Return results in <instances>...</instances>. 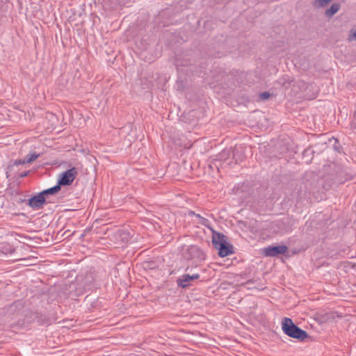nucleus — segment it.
I'll return each mask as SVG.
<instances>
[{
    "mask_svg": "<svg viewBox=\"0 0 356 356\" xmlns=\"http://www.w3.org/2000/svg\"><path fill=\"white\" fill-rule=\"evenodd\" d=\"M200 277L198 274H194L193 275H183L177 280V284L182 288H185L190 284V282L193 280H197Z\"/></svg>",
    "mask_w": 356,
    "mask_h": 356,
    "instance_id": "nucleus-7",
    "label": "nucleus"
},
{
    "mask_svg": "<svg viewBox=\"0 0 356 356\" xmlns=\"http://www.w3.org/2000/svg\"><path fill=\"white\" fill-rule=\"evenodd\" d=\"M185 257L187 259L193 260L196 263L204 259L203 252L195 245H191L187 249Z\"/></svg>",
    "mask_w": 356,
    "mask_h": 356,
    "instance_id": "nucleus-4",
    "label": "nucleus"
},
{
    "mask_svg": "<svg viewBox=\"0 0 356 356\" xmlns=\"http://www.w3.org/2000/svg\"><path fill=\"white\" fill-rule=\"evenodd\" d=\"M39 156V154L33 152L30 154H28L24 159L27 163H30L35 161L38 157Z\"/></svg>",
    "mask_w": 356,
    "mask_h": 356,
    "instance_id": "nucleus-11",
    "label": "nucleus"
},
{
    "mask_svg": "<svg viewBox=\"0 0 356 356\" xmlns=\"http://www.w3.org/2000/svg\"><path fill=\"white\" fill-rule=\"evenodd\" d=\"M270 97V95L268 92H263L260 95V97L262 99H267Z\"/></svg>",
    "mask_w": 356,
    "mask_h": 356,
    "instance_id": "nucleus-13",
    "label": "nucleus"
},
{
    "mask_svg": "<svg viewBox=\"0 0 356 356\" xmlns=\"http://www.w3.org/2000/svg\"><path fill=\"white\" fill-rule=\"evenodd\" d=\"M282 328L284 334L294 339L304 341L307 338V333L296 326L292 320L289 318H284L282 323Z\"/></svg>",
    "mask_w": 356,
    "mask_h": 356,
    "instance_id": "nucleus-1",
    "label": "nucleus"
},
{
    "mask_svg": "<svg viewBox=\"0 0 356 356\" xmlns=\"http://www.w3.org/2000/svg\"><path fill=\"white\" fill-rule=\"evenodd\" d=\"M347 40L348 42L356 41V27L349 31Z\"/></svg>",
    "mask_w": 356,
    "mask_h": 356,
    "instance_id": "nucleus-10",
    "label": "nucleus"
},
{
    "mask_svg": "<svg viewBox=\"0 0 356 356\" xmlns=\"http://www.w3.org/2000/svg\"><path fill=\"white\" fill-rule=\"evenodd\" d=\"M340 6L338 3H334L332 6L325 11V15L328 17H332L339 10Z\"/></svg>",
    "mask_w": 356,
    "mask_h": 356,
    "instance_id": "nucleus-8",
    "label": "nucleus"
},
{
    "mask_svg": "<svg viewBox=\"0 0 356 356\" xmlns=\"http://www.w3.org/2000/svg\"><path fill=\"white\" fill-rule=\"evenodd\" d=\"M60 190V186L58 184H57L56 186H55L52 188H50L43 191L42 192H41V193L44 197L45 195L56 194Z\"/></svg>",
    "mask_w": 356,
    "mask_h": 356,
    "instance_id": "nucleus-9",
    "label": "nucleus"
},
{
    "mask_svg": "<svg viewBox=\"0 0 356 356\" xmlns=\"http://www.w3.org/2000/svg\"><path fill=\"white\" fill-rule=\"evenodd\" d=\"M78 175V170L72 168L58 175V184L60 186L70 185Z\"/></svg>",
    "mask_w": 356,
    "mask_h": 356,
    "instance_id": "nucleus-3",
    "label": "nucleus"
},
{
    "mask_svg": "<svg viewBox=\"0 0 356 356\" xmlns=\"http://www.w3.org/2000/svg\"><path fill=\"white\" fill-rule=\"evenodd\" d=\"M287 247L286 245L268 246L262 249V253L267 257H275L286 252Z\"/></svg>",
    "mask_w": 356,
    "mask_h": 356,
    "instance_id": "nucleus-5",
    "label": "nucleus"
},
{
    "mask_svg": "<svg viewBox=\"0 0 356 356\" xmlns=\"http://www.w3.org/2000/svg\"><path fill=\"white\" fill-rule=\"evenodd\" d=\"M15 163L17 165H22V164H25L27 163H26L25 159H20V160L16 161Z\"/></svg>",
    "mask_w": 356,
    "mask_h": 356,
    "instance_id": "nucleus-14",
    "label": "nucleus"
},
{
    "mask_svg": "<svg viewBox=\"0 0 356 356\" xmlns=\"http://www.w3.org/2000/svg\"><path fill=\"white\" fill-rule=\"evenodd\" d=\"M45 202V198L41 193L33 196L29 200V205L34 209H39L42 207Z\"/></svg>",
    "mask_w": 356,
    "mask_h": 356,
    "instance_id": "nucleus-6",
    "label": "nucleus"
},
{
    "mask_svg": "<svg viewBox=\"0 0 356 356\" xmlns=\"http://www.w3.org/2000/svg\"><path fill=\"white\" fill-rule=\"evenodd\" d=\"M212 242L215 248L218 250L220 257H224L232 254V246L227 241L224 235H214Z\"/></svg>",
    "mask_w": 356,
    "mask_h": 356,
    "instance_id": "nucleus-2",
    "label": "nucleus"
},
{
    "mask_svg": "<svg viewBox=\"0 0 356 356\" xmlns=\"http://www.w3.org/2000/svg\"><path fill=\"white\" fill-rule=\"evenodd\" d=\"M331 0H316L315 5L316 6L323 7L328 3Z\"/></svg>",
    "mask_w": 356,
    "mask_h": 356,
    "instance_id": "nucleus-12",
    "label": "nucleus"
}]
</instances>
